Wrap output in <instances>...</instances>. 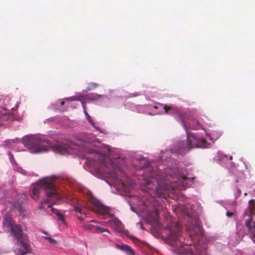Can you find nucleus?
I'll return each mask as SVG.
<instances>
[{"label": "nucleus", "mask_w": 255, "mask_h": 255, "mask_svg": "<svg viewBox=\"0 0 255 255\" xmlns=\"http://www.w3.org/2000/svg\"><path fill=\"white\" fill-rule=\"evenodd\" d=\"M78 219L80 220V221H84V218L83 217H78Z\"/></svg>", "instance_id": "cd10ccee"}, {"label": "nucleus", "mask_w": 255, "mask_h": 255, "mask_svg": "<svg viewBox=\"0 0 255 255\" xmlns=\"http://www.w3.org/2000/svg\"><path fill=\"white\" fill-rule=\"evenodd\" d=\"M52 203H49L47 205L48 208H51V211L53 214H55L57 215L58 219L61 221L63 223H64V215L62 213H60L58 210L52 208Z\"/></svg>", "instance_id": "a211bd4d"}, {"label": "nucleus", "mask_w": 255, "mask_h": 255, "mask_svg": "<svg viewBox=\"0 0 255 255\" xmlns=\"http://www.w3.org/2000/svg\"><path fill=\"white\" fill-rule=\"evenodd\" d=\"M158 106L163 108L164 113L166 115L176 116L177 112L178 111L179 108L175 106H168L162 104H159Z\"/></svg>", "instance_id": "9d476101"}, {"label": "nucleus", "mask_w": 255, "mask_h": 255, "mask_svg": "<svg viewBox=\"0 0 255 255\" xmlns=\"http://www.w3.org/2000/svg\"><path fill=\"white\" fill-rule=\"evenodd\" d=\"M245 225L250 234V238L255 243V222L250 220H245Z\"/></svg>", "instance_id": "f8f14e48"}, {"label": "nucleus", "mask_w": 255, "mask_h": 255, "mask_svg": "<svg viewBox=\"0 0 255 255\" xmlns=\"http://www.w3.org/2000/svg\"><path fill=\"white\" fill-rule=\"evenodd\" d=\"M3 225L9 228L11 234L17 241L27 236L23 233L20 226L13 223L11 218L8 216H4Z\"/></svg>", "instance_id": "39448f33"}, {"label": "nucleus", "mask_w": 255, "mask_h": 255, "mask_svg": "<svg viewBox=\"0 0 255 255\" xmlns=\"http://www.w3.org/2000/svg\"><path fill=\"white\" fill-rule=\"evenodd\" d=\"M116 247L117 249L121 250L123 251L127 252V254L129 255H134V252L133 250L128 245H119L117 244Z\"/></svg>", "instance_id": "f3484780"}, {"label": "nucleus", "mask_w": 255, "mask_h": 255, "mask_svg": "<svg viewBox=\"0 0 255 255\" xmlns=\"http://www.w3.org/2000/svg\"><path fill=\"white\" fill-rule=\"evenodd\" d=\"M187 141L179 143L176 148L171 149L172 152L184 155L192 148H203L207 145V141L205 139L197 138L194 134L189 133L187 131Z\"/></svg>", "instance_id": "20e7f679"}, {"label": "nucleus", "mask_w": 255, "mask_h": 255, "mask_svg": "<svg viewBox=\"0 0 255 255\" xmlns=\"http://www.w3.org/2000/svg\"><path fill=\"white\" fill-rule=\"evenodd\" d=\"M84 227L86 229L91 230V231L94 233H104L105 232L109 233V231L106 229H105L99 226H95L91 224L85 225Z\"/></svg>", "instance_id": "2eb2a0df"}, {"label": "nucleus", "mask_w": 255, "mask_h": 255, "mask_svg": "<svg viewBox=\"0 0 255 255\" xmlns=\"http://www.w3.org/2000/svg\"><path fill=\"white\" fill-rule=\"evenodd\" d=\"M226 215H227L228 217H231L233 215V213L231 212H229V211H227V212H226Z\"/></svg>", "instance_id": "393cba45"}, {"label": "nucleus", "mask_w": 255, "mask_h": 255, "mask_svg": "<svg viewBox=\"0 0 255 255\" xmlns=\"http://www.w3.org/2000/svg\"><path fill=\"white\" fill-rule=\"evenodd\" d=\"M176 118L182 122V125L185 129L187 131V127L186 126L185 120L187 118V114L178 109V111L176 115Z\"/></svg>", "instance_id": "4468645a"}, {"label": "nucleus", "mask_w": 255, "mask_h": 255, "mask_svg": "<svg viewBox=\"0 0 255 255\" xmlns=\"http://www.w3.org/2000/svg\"><path fill=\"white\" fill-rule=\"evenodd\" d=\"M22 141L24 146L33 153L46 151L49 147H51L53 151L64 155L70 153V148L67 144L60 142L52 144L47 140L36 136H24Z\"/></svg>", "instance_id": "f257e3e1"}, {"label": "nucleus", "mask_w": 255, "mask_h": 255, "mask_svg": "<svg viewBox=\"0 0 255 255\" xmlns=\"http://www.w3.org/2000/svg\"><path fill=\"white\" fill-rule=\"evenodd\" d=\"M169 190L170 187L164 180L157 181L156 193L159 197L166 198L168 196V191Z\"/></svg>", "instance_id": "423d86ee"}, {"label": "nucleus", "mask_w": 255, "mask_h": 255, "mask_svg": "<svg viewBox=\"0 0 255 255\" xmlns=\"http://www.w3.org/2000/svg\"><path fill=\"white\" fill-rule=\"evenodd\" d=\"M7 110L5 109H2L0 111V121H6L9 119V114H8Z\"/></svg>", "instance_id": "6ab92c4d"}, {"label": "nucleus", "mask_w": 255, "mask_h": 255, "mask_svg": "<svg viewBox=\"0 0 255 255\" xmlns=\"http://www.w3.org/2000/svg\"><path fill=\"white\" fill-rule=\"evenodd\" d=\"M44 190L47 197L44 201L45 203L56 204V202L62 199V196L58 192L54 182V180L50 178L43 179L38 181L32 189L31 196L32 198L37 200L39 199L41 189Z\"/></svg>", "instance_id": "f03ea898"}, {"label": "nucleus", "mask_w": 255, "mask_h": 255, "mask_svg": "<svg viewBox=\"0 0 255 255\" xmlns=\"http://www.w3.org/2000/svg\"><path fill=\"white\" fill-rule=\"evenodd\" d=\"M61 105H63L64 104V101H62L61 102Z\"/></svg>", "instance_id": "2f4dec72"}, {"label": "nucleus", "mask_w": 255, "mask_h": 255, "mask_svg": "<svg viewBox=\"0 0 255 255\" xmlns=\"http://www.w3.org/2000/svg\"><path fill=\"white\" fill-rule=\"evenodd\" d=\"M44 239L47 240L51 243L54 244L56 243V241L50 237H45Z\"/></svg>", "instance_id": "5701e85b"}, {"label": "nucleus", "mask_w": 255, "mask_h": 255, "mask_svg": "<svg viewBox=\"0 0 255 255\" xmlns=\"http://www.w3.org/2000/svg\"><path fill=\"white\" fill-rule=\"evenodd\" d=\"M103 97L102 95H96L95 96V98H102Z\"/></svg>", "instance_id": "bb28decb"}, {"label": "nucleus", "mask_w": 255, "mask_h": 255, "mask_svg": "<svg viewBox=\"0 0 255 255\" xmlns=\"http://www.w3.org/2000/svg\"><path fill=\"white\" fill-rule=\"evenodd\" d=\"M159 218L158 212L157 211L155 212V221L157 220Z\"/></svg>", "instance_id": "b1692460"}, {"label": "nucleus", "mask_w": 255, "mask_h": 255, "mask_svg": "<svg viewBox=\"0 0 255 255\" xmlns=\"http://www.w3.org/2000/svg\"><path fill=\"white\" fill-rule=\"evenodd\" d=\"M82 107L84 109V113L86 116V118L87 120L89 121V122L93 125L94 127H95V123L92 120L91 117L90 116V115L88 114L86 110V106L84 102H82Z\"/></svg>", "instance_id": "aec40b11"}, {"label": "nucleus", "mask_w": 255, "mask_h": 255, "mask_svg": "<svg viewBox=\"0 0 255 255\" xmlns=\"http://www.w3.org/2000/svg\"><path fill=\"white\" fill-rule=\"evenodd\" d=\"M110 216L111 219L109 221L110 226L117 231L122 232L123 228L121 222L112 215H110Z\"/></svg>", "instance_id": "9b49d317"}, {"label": "nucleus", "mask_w": 255, "mask_h": 255, "mask_svg": "<svg viewBox=\"0 0 255 255\" xmlns=\"http://www.w3.org/2000/svg\"><path fill=\"white\" fill-rule=\"evenodd\" d=\"M74 210H75V211L78 212L79 213H80L81 214H83V212H82V209L81 207H80L78 206H75Z\"/></svg>", "instance_id": "4be33fe9"}, {"label": "nucleus", "mask_w": 255, "mask_h": 255, "mask_svg": "<svg viewBox=\"0 0 255 255\" xmlns=\"http://www.w3.org/2000/svg\"><path fill=\"white\" fill-rule=\"evenodd\" d=\"M118 175H117V174H115V178L116 179H117V178H118Z\"/></svg>", "instance_id": "c756f323"}, {"label": "nucleus", "mask_w": 255, "mask_h": 255, "mask_svg": "<svg viewBox=\"0 0 255 255\" xmlns=\"http://www.w3.org/2000/svg\"><path fill=\"white\" fill-rule=\"evenodd\" d=\"M22 196H23L22 198H24V200H25V198H26V195L25 194H23Z\"/></svg>", "instance_id": "7c9ffc66"}, {"label": "nucleus", "mask_w": 255, "mask_h": 255, "mask_svg": "<svg viewBox=\"0 0 255 255\" xmlns=\"http://www.w3.org/2000/svg\"><path fill=\"white\" fill-rule=\"evenodd\" d=\"M17 107H18V106H17V105H16V106H15V107L10 108V109H11V111H15L17 109Z\"/></svg>", "instance_id": "a878e982"}, {"label": "nucleus", "mask_w": 255, "mask_h": 255, "mask_svg": "<svg viewBox=\"0 0 255 255\" xmlns=\"http://www.w3.org/2000/svg\"><path fill=\"white\" fill-rule=\"evenodd\" d=\"M74 100H79V101H81L80 99H79L78 98H76V99H74Z\"/></svg>", "instance_id": "f704fd0d"}, {"label": "nucleus", "mask_w": 255, "mask_h": 255, "mask_svg": "<svg viewBox=\"0 0 255 255\" xmlns=\"http://www.w3.org/2000/svg\"><path fill=\"white\" fill-rule=\"evenodd\" d=\"M98 86H99V84L97 83H95V82L90 83L88 84V87H87V91L93 90L97 88V87H98Z\"/></svg>", "instance_id": "412c9836"}, {"label": "nucleus", "mask_w": 255, "mask_h": 255, "mask_svg": "<svg viewBox=\"0 0 255 255\" xmlns=\"http://www.w3.org/2000/svg\"><path fill=\"white\" fill-rule=\"evenodd\" d=\"M93 204L94 207L92 210L97 213L102 215H107L110 212V209L108 207L102 204L98 200L93 201Z\"/></svg>", "instance_id": "0eeeda50"}, {"label": "nucleus", "mask_w": 255, "mask_h": 255, "mask_svg": "<svg viewBox=\"0 0 255 255\" xmlns=\"http://www.w3.org/2000/svg\"><path fill=\"white\" fill-rule=\"evenodd\" d=\"M202 229L201 226L198 223L196 222L192 227V230L190 232V235L191 238L195 235H201L202 234Z\"/></svg>", "instance_id": "dca6fc26"}, {"label": "nucleus", "mask_w": 255, "mask_h": 255, "mask_svg": "<svg viewBox=\"0 0 255 255\" xmlns=\"http://www.w3.org/2000/svg\"><path fill=\"white\" fill-rule=\"evenodd\" d=\"M17 242L20 243L21 246L23 249V251H20V254L21 255H24L30 252L31 248L27 236H24V237L18 240Z\"/></svg>", "instance_id": "6e6552de"}, {"label": "nucleus", "mask_w": 255, "mask_h": 255, "mask_svg": "<svg viewBox=\"0 0 255 255\" xmlns=\"http://www.w3.org/2000/svg\"><path fill=\"white\" fill-rule=\"evenodd\" d=\"M177 173L175 175H172V177H176L177 178L178 180L181 181L182 183V185L184 186L187 187L188 186V182H192L194 178H190L186 177L185 175L180 174L179 169H176Z\"/></svg>", "instance_id": "ddd939ff"}, {"label": "nucleus", "mask_w": 255, "mask_h": 255, "mask_svg": "<svg viewBox=\"0 0 255 255\" xmlns=\"http://www.w3.org/2000/svg\"><path fill=\"white\" fill-rule=\"evenodd\" d=\"M18 211H19V213H22V209H21V208H19L18 209Z\"/></svg>", "instance_id": "c85d7f7f"}, {"label": "nucleus", "mask_w": 255, "mask_h": 255, "mask_svg": "<svg viewBox=\"0 0 255 255\" xmlns=\"http://www.w3.org/2000/svg\"><path fill=\"white\" fill-rule=\"evenodd\" d=\"M249 206L244 212V217H248L246 220H250L253 221V217L255 211V200L251 199L249 201Z\"/></svg>", "instance_id": "1a4fd4ad"}, {"label": "nucleus", "mask_w": 255, "mask_h": 255, "mask_svg": "<svg viewBox=\"0 0 255 255\" xmlns=\"http://www.w3.org/2000/svg\"><path fill=\"white\" fill-rule=\"evenodd\" d=\"M238 192H239V194H241V190L240 189H238Z\"/></svg>", "instance_id": "473e14b6"}, {"label": "nucleus", "mask_w": 255, "mask_h": 255, "mask_svg": "<svg viewBox=\"0 0 255 255\" xmlns=\"http://www.w3.org/2000/svg\"><path fill=\"white\" fill-rule=\"evenodd\" d=\"M181 231L180 225L177 222L172 227H169V240L171 242L174 251L181 255H194L195 252H198L197 247L191 245L184 244L178 241Z\"/></svg>", "instance_id": "7ed1b4c3"}, {"label": "nucleus", "mask_w": 255, "mask_h": 255, "mask_svg": "<svg viewBox=\"0 0 255 255\" xmlns=\"http://www.w3.org/2000/svg\"><path fill=\"white\" fill-rule=\"evenodd\" d=\"M154 108L155 109H157V108H158V106H155L154 107Z\"/></svg>", "instance_id": "72a5a7b5"}]
</instances>
